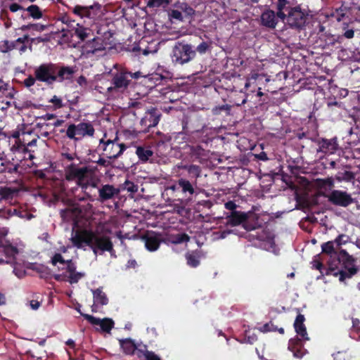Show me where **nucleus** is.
<instances>
[{"mask_svg": "<svg viewBox=\"0 0 360 360\" xmlns=\"http://www.w3.org/2000/svg\"><path fill=\"white\" fill-rule=\"evenodd\" d=\"M52 124L46 122H37L36 124V128L39 129V135L44 138H49L51 129Z\"/></svg>", "mask_w": 360, "mask_h": 360, "instance_id": "37", "label": "nucleus"}, {"mask_svg": "<svg viewBox=\"0 0 360 360\" xmlns=\"http://www.w3.org/2000/svg\"><path fill=\"white\" fill-rule=\"evenodd\" d=\"M76 24H77V23L75 22V20L70 21L68 23V25H66L65 28H64V27L62 28V30H61V32L63 33L62 37H65L70 36V31L68 30H72V29H74L75 27H77Z\"/></svg>", "mask_w": 360, "mask_h": 360, "instance_id": "47", "label": "nucleus"}, {"mask_svg": "<svg viewBox=\"0 0 360 360\" xmlns=\"http://www.w3.org/2000/svg\"><path fill=\"white\" fill-rule=\"evenodd\" d=\"M13 43H10L8 40L2 41L0 44V51L2 53H8L13 50Z\"/></svg>", "mask_w": 360, "mask_h": 360, "instance_id": "49", "label": "nucleus"}, {"mask_svg": "<svg viewBox=\"0 0 360 360\" xmlns=\"http://www.w3.org/2000/svg\"><path fill=\"white\" fill-rule=\"evenodd\" d=\"M161 113L155 108H151L147 110L144 117L140 121V132H149L150 129L155 127L160 122Z\"/></svg>", "mask_w": 360, "mask_h": 360, "instance_id": "12", "label": "nucleus"}, {"mask_svg": "<svg viewBox=\"0 0 360 360\" xmlns=\"http://www.w3.org/2000/svg\"><path fill=\"white\" fill-rule=\"evenodd\" d=\"M94 305H106L108 303V298L103 291L102 288L92 290Z\"/></svg>", "mask_w": 360, "mask_h": 360, "instance_id": "33", "label": "nucleus"}, {"mask_svg": "<svg viewBox=\"0 0 360 360\" xmlns=\"http://www.w3.org/2000/svg\"><path fill=\"white\" fill-rule=\"evenodd\" d=\"M259 331L265 333L269 332H278L280 334H284V328L281 327L278 328L271 321L269 323L264 324L259 328Z\"/></svg>", "mask_w": 360, "mask_h": 360, "instance_id": "38", "label": "nucleus"}, {"mask_svg": "<svg viewBox=\"0 0 360 360\" xmlns=\"http://www.w3.org/2000/svg\"><path fill=\"white\" fill-rule=\"evenodd\" d=\"M224 207L226 210H230L231 212H238L236 210L238 207V205L233 200H229L224 204Z\"/></svg>", "mask_w": 360, "mask_h": 360, "instance_id": "60", "label": "nucleus"}, {"mask_svg": "<svg viewBox=\"0 0 360 360\" xmlns=\"http://www.w3.org/2000/svg\"><path fill=\"white\" fill-rule=\"evenodd\" d=\"M95 133V129L93 124L90 122H82L77 124H70L67 130L66 136L70 139L78 140L76 135L84 137L86 136H93Z\"/></svg>", "mask_w": 360, "mask_h": 360, "instance_id": "8", "label": "nucleus"}, {"mask_svg": "<svg viewBox=\"0 0 360 360\" xmlns=\"http://www.w3.org/2000/svg\"><path fill=\"white\" fill-rule=\"evenodd\" d=\"M61 157L63 160H67L70 162L75 160V158L77 157V154L75 153H62Z\"/></svg>", "mask_w": 360, "mask_h": 360, "instance_id": "62", "label": "nucleus"}, {"mask_svg": "<svg viewBox=\"0 0 360 360\" xmlns=\"http://www.w3.org/2000/svg\"><path fill=\"white\" fill-rule=\"evenodd\" d=\"M65 264L67 265L66 269L70 274L76 272V265L71 259L67 260Z\"/></svg>", "mask_w": 360, "mask_h": 360, "instance_id": "59", "label": "nucleus"}, {"mask_svg": "<svg viewBox=\"0 0 360 360\" xmlns=\"http://www.w3.org/2000/svg\"><path fill=\"white\" fill-rule=\"evenodd\" d=\"M141 239L145 243L146 248L150 252L156 251L162 242L161 235L155 231H147Z\"/></svg>", "mask_w": 360, "mask_h": 360, "instance_id": "17", "label": "nucleus"}, {"mask_svg": "<svg viewBox=\"0 0 360 360\" xmlns=\"http://www.w3.org/2000/svg\"><path fill=\"white\" fill-rule=\"evenodd\" d=\"M179 193L186 198V200H191L194 195H197V182L190 181L188 179L181 177L179 179Z\"/></svg>", "mask_w": 360, "mask_h": 360, "instance_id": "15", "label": "nucleus"}, {"mask_svg": "<svg viewBox=\"0 0 360 360\" xmlns=\"http://www.w3.org/2000/svg\"><path fill=\"white\" fill-rule=\"evenodd\" d=\"M319 185L321 188H323L326 186L331 188L334 186V181L332 178L319 179Z\"/></svg>", "mask_w": 360, "mask_h": 360, "instance_id": "54", "label": "nucleus"}, {"mask_svg": "<svg viewBox=\"0 0 360 360\" xmlns=\"http://www.w3.org/2000/svg\"><path fill=\"white\" fill-rule=\"evenodd\" d=\"M345 10L346 8L342 7H340V8L335 10L333 16L336 18L338 21H340L344 18V17L345 16Z\"/></svg>", "mask_w": 360, "mask_h": 360, "instance_id": "57", "label": "nucleus"}, {"mask_svg": "<svg viewBox=\"0 0 360 360\" xmlns=\"http://www.w3.org/2000/svg\"><path fill=\"white\" fill-rule=\"evenodd\" d=\"M19 165H13L12 163L8 162L6 167L2 169L1 172H6L9 174L16 173L18 172Z\"/></svg>", "mask_w": 360, "mask_h": 360, "instance_id": "55", "label": "nucleus"}, {"mask_svg": "<svg viewBox=\"0 0 360 360\" xmlns=\"http://www.w3.org/2000/svg\"><path fill=\"white\" fill-rule=\"evenodd\" d=\"M75 72V67L50 62L42 63L37 67L34 70V76L37 81L44 82L47 85H52L55 82L72 79Z\"/></svg>", "mask_w": 360, "mask_h": 360, "instance_id": "2", "label": "nucleus"}, {"mask_svg": "<svg viewBox=\"0 0 360 360\" xmlns=\"http://www.w3.org/2000/svg\"><path fill=\"white\" fill-rule=\"evenodd\" d=\"M14 190L9 187L0 188V196L4 199H10L13 198Z\"/></svg>", "mask_w": 360, "mask_h": 360, "instance_id": "45", "label": "nucleus"}, {"mask_svg": "<svg viewBox=\"0 0 360 360\" xmlns=\"http://www.w3.org/2000/svg\"><path fill=\"white\" fill-rule=\"evenodd\" d=\"M196 56L194 46L191 44L178 41L172 49V58L176 64L184 65L193 60Z\"/></svg>", "mask_w": 360, "mask_h": 360, "instance_id": "5", "label": "nucleus"}, {"mask_svg": "<svg viewBox=\"0 0 360 360\" xmlns=\"http://www.w3.org/2000/svg\"><path fill=\"white\" fill-rule=\"evenodd\" d=\"M169 15L172 19H174L179 21H183V15L180 10L173 9L169 12Z\"/></svg>", "mask_w": 360, "mask_h": 360, "instance_id": "51", "label": "nucleus"}, {"mask_svg": "<svg viewBox=\"0 0 360 360\" xmlns=\"http://www.w3.org/2000/svg\"><path fill=\"white\" fill-rule=\"evenodd\" d=\"M334 360H351L352 354L348 350L338 351L333 354Z\"/></svg>", "mask_w": 360, "mask_h": 360, "instance_id": "41", "label": "nucleus"}, {"mask_svg": "<svg viewBox=\"0 0 360 360\" xmlns=\"http://www.w3.org/2000/svg\"><path fill=\"white\" fill-rule=\"evenodd\" d=\"M278 18L276 12L270 9L269 6L266 5L260 15L261 25L269 29H274L278 24Z\"/></svg>", "mask_w": 360, "mask_h": 360, "instance_id": "19", "label": "nucleus"}, {"mask_svg": "<svg viewBox=\"0 0 360 360\" xmlns=\"http://www.w3.org/2000/svg\"><path fill=\"white\" fill-rule=\"evenodd\" d=\"M319 150L318 151L325 154H333L336 152L338 148V144L336 139H321L319 141Z\"/></svg>", "mask_w": 360, "mask_h": 360, "instance_id": "23", "label": "nucleus"}, {"mask_svg": "<svg viewBox=\"0 0 360 360\" xmlns=\"http://www.w3.org/2000/svg\"><path fill=\"white\" fill-rule=\"evenodd\" d=\"M275 8L277 17L284 22L286 18L285 11H289L292 8L291 3L288 0H277L275 4Z\"/></svg>", "mask_w": 360, "mask_h": 360, "instance_id": "27", "label": "nucleus"}, {"mask_svg": "<svg viewBox=\"0 0 360 360\" xmlns=\"http://www.w3.org/2000/svg\"><path fill=\"white\" fill-rule=\"evenodd\" d=\"M39 135H36L32 131L22 132V137L19 140H15V143L27 145V146H37V141Z\"/></svg>", "mask_w": 360, "mask_h": 360, "instance_id": "28", "label": "nucleus"}, {"mask_svg": "<svg viewBox=\"0 0 360 360\" xmlns=\"http://www.w3.org/2000/svg\"><path fill=\"white\" fill-rule=\"evenodd\" d=\"M146 360H161V359L157 354H155L153 352L150 351V352H146Z\"/></svg>", "mask_w": 360, "mask_h": 360, "instance_id": "64", "label": "nucleus"}, {"mask_svg": "<svg viewBox=\"0 0 360 360\" xmlns=\"http://www.w3.org/2000/svg\"><path fill=\"white\" fill-rule=\"evenodd\" d=\"M101 143H103L105 145L103 150L105 152V154L109 159L117 158L127 148L125 144L116 143L115 140H108L105 142L103 139H101Z\"/></svg>", "mask_w": 360, "mask_h": 360, "instance_id": "14", "label": "nucleus"}, {"mask_svg": "<svg viewBox=\"0 0 360 360\" xmlns=\"http://www.w3.org/2000/svg\"><path fill=\"white\" fill-rule=\"evenodd\" d=\"M119 343L121 349L125 354H135V351L137 349V345L134 340L131 338L120 339L119 340Z\"/></svg>", "mask_w": 360, "mask_h": 360, "instance_id": "32", "label": "nucleus"}, {"mask_svg": "<svg viewBox=\"0 0 360 360\" xmlns=\"http://www.w3.org/2000/svg\"><path fill=\"white\" fill-rule=\"evenodd\" d=\"M72 243L78 248L85 244L89 246L95 255L98 251L101 252L113 251V243L108 236L94 232L91 230H83L77 232L72 238Z\"/></svg>", "mask_w": 360, "mask_h": 360, "instance_id": "3", "label": "nucleus"}, {"mask_svg": "<svg viewBox=\"0 0 360 360\" xmlns=\"http://www.w3.org/2000/svg\"><path fill=\"white\" fill-rule=\"evenodd\" d=\"M189 240H190L189 236L185 233H178L174 236L173 243L175 244H179V243L188 242Z\"/></svg>", "mask_w": 360, "mask_h": 360, "instance_id": "46", "label": "nucleus"}, {"mask_svg": "<svg viewBox=\"0 0 360 360\" xmlns=\"http://www.w3.org/2000/svg\"><path fill=\"white\" fill-rule=\"evenodd\" d=\"M14 147L18 153L23 154V158L32 160L35 158L34 152L37 147L27 146V145L15 143Z\"/></svg>", "mask_w": 360, "mask_h": 360, "instance_id": "29", "label": "nucleus"}, {"mask_svg": "<svg viewBox=\"0 0 360 360\" xmlns=\"http://www.w3.org/2000/svg\"><path fill=\"white\" fill-rule=\"evenodd\" d=\"M50 101L54 105L56 108H60L63 105L61 98L57 96H53Z\"/></svg>", "mask_w": 360, "mask_h": 360, "instance_id": "61", "label": "nucleus"}, {"mask_svg": "<svg viewBox=\"0 0 360 360\" xmlns=\"http://www.w3.org/2000/svg\"><path fill=\"white\" fill-rule=\"evenodd\" d=\"M25 11L29 13L30 16L34 19H40L42 18V12L37 5L32 4L28 6Z\"/></svg>", "mask_w": 360, "mask_h": 360, "instance_id": "39", "label": "nucleus"}, {"mask_svg": "<svg viewBox=\"0 0 360 360\" xmlns=\"http://www.w3.org/2000/svg\"><path fill=\"white\" fill-rule=\"evenodd\" d=\"M334 241H328L321 245L322 252L328 255L336 254L334 248Z\"/></svg>", "mask_w": 360, "mask_h": 360, "instance_id": "43", "label": "nucleus"}, {"mask_svg": "<svg viewBox=\"0 0 360 360\" xmlns=\"http://www.w3.org/2000/svg\"><path fill=\"white\" fill-rule=\"evenodd\" d=\"M338 258L344 269L339 271L340 281L352 278L359 271V268L355 265L356 259L345 250H341L339 252Z\"/></svg>", "mask_w": 360, "mask_h": 360, "instance_id": "6", "label": "nucleus"}, {"mask_svg": "<svg viewBox=\"0 0 360 360\" xmlns=\"http://www.w3.org/2000/svg\"><path fill=\"white\" fill-rule=\"evenodd\" d=\"M349 236L345 234H340L334 240L338 246L345 245L348 243Z\"/></svg>", "mask_w": 360, "mask_h": 360, "instance_id": "50", "label": "nucleus"}, {"mask_svg": "<svg viewBox=\"0 0 360 360\" xmlns=\"http://www.w3.org/2000/svg\"><path fill=\"white\" fill-rule=\"evenodd\" d=\"M178 167L187 172L190 181H195L197 182L198 179L201 176L202 168L199 165L181 163Z\"/></svg>", "mask_w": 360, "mask_h": 360, "instance_id": "24", "label": "nucleus"}, {"mask_svg": "<svg viewBox=\"0 0 360 360\" xmlns=\"http://www.w3.org/2000/svg\"><path fill=\"white\" fill-rule=\"evenodd\" d=\"M202 253L200 250H195L193 251L188 252L185 255L187 264L192 267L196 268L200 265V258L202 257Z\"/></svg>", "mask_w": 360, "mask_h": 360, "instance_id": "30", "label": "nucleus"}, {"mask_svg": "<svg viewBox=\"0 0 360 360\" xmlns=\"http://www.w3.org/2000/svg\"><path fill=\"white\" fill-rule=\"evenodd\" d=\"M355 177L354 174L350 171L339 172L336 175V179L338 181H351Z\"/></svg>", "mask_w": 360, "mask_h": 360, "instance_id": "40", "label": "nucleus"}, {"mask_svg": "<svg viewBox=\"0 0 360 360\" xmlns=\"http://www.w3.org/2000/svg\"><path fill=\"white\" fill-rule=\"evenodd\" d=\"M150 351L147 350V345H143L141 347L139 348L137 347V349L135 351V354L138 356V358L144 357L145 360L146 359V352H150Z\"/></svg>", "mask_w": 360, "mask_h": 360, "instance_id": "53", "label": "nucleus"}, {"mask_svg": "<svg viewBox=\"0 0 360 360\" xmlns=\"http://www.w3.org/2000/svg\"><path fill=\"white\" fill-rule=\"evenodd\" d=\"M124 185V189L130 193H136L138 191V186L134 184L132 181L126 180Z\"/></svg>", "mask_w": 360, "mask_h": 360, "instance_id": "52", "label": "nucleus"}, {"mask_svg": "<svg viewBox=\"0 0 360 360\" xmlns=\"http://www.w3.org/2000/svg\"><path fill=\"white\" fill-rule=\"evenodd\" d=\"M104 49L102 40L98 37H94L87 41L82 46L83 52L87 55L94 54L98 51L104 50Z\"/></svg>", "mask_w": 360, "mask_h": 360, "instance_id": "22", "label": "nucleus"}, {"mask_svg": "<svg viewBox=\"0 0 360 360\" xmlns=\"http://www.w3.org/2000/svg\"><path fill=\"white\" fill-rule=\"evenodd\" d=\"M84 276V274L79 272H75L69 276V282L70 283H76Z\"/></svg>", "mask_w": 360, "mask_h": 360, "instance_id": "58", "label": "nucleus"}, {"mask_svg": "<svg viewBox=\"0 0 360 360\" xmlns=\"http://www.w3.org/2000/svg\"><path fill=\"white\" fill-rule=\"evenodd\" d=\"M6 213L7 216H18L21 218L28 215L25 210H21L17 208H8L6 210Z\"/></svg>", "mask_w": 360, "mask_h": 360, "instance_id": "44", "label": "nucleus"}, {"mask_svg": "<svg viewBox=\"0 0 360 360\" xmlns=\"http://www.w3.org/2000/svg\"><path fill=\"white\" fill-rule=\"evenodd\" d=\"M96 166L70 163L64 167L65 179L68 182H75L81 188L82 196L75 197L79 201L96 200L101 179L97 174Z\"/></svg>", "mask_w": 360, "mask_h": 360, "instance_id": "1", "label": "nucleus"}, {"mask_svg": "<svg viewBox=\"0 0 360 360\" xmlns=\"http://www.w3.org/2000/svg\"><path fill=\"white\" fill-rule=\"evenodd\" d=\"M250 214L242 211L230 212L226 214V225L236 226L242 225L246 231L255 230L257 228V221L250 222L249 219Z\"/></svg>", "mask_w": 360, "mask_h": 360, "instance_id": "7", "label": "nucleus"}, {"mask_svg": "<svg viewBox=\"0 0 360 360\" xmlns=\"http://www.w3.org/2000/svg\"><path fill=\"white\" fill-rule=\"evenodd\" d=\"M64 203L67 207L60 210V216L63 221H69L82 215V210L79 203L72 199H67Z\"/></svg>", "mask_w": 360, "mask_h": 360, "instance_id": "13", "label": "nucleus"}, {"mask_svg": "<svg viewBox=\"0 0 360 360\" xmlns=\"http://www.w3.org/2000/svg\"><path fill=\"white\" fill-rule=\"evenodd\" d=\"M77 27L74 29L69 30L70 31V37H73L75 35L81 41L86 40L90 33V30L87 29L79 24H76Z\"/></svg>", "mask_w": 360, "mask_h": 360, "instance_id": "35", "label": "nucleus"}, {"mask_svg": "<svg viewBox=\"0 0 360 360\" xmlns=\"http://www.w3.org/2000/svg\"><path fill=\"white\" fill-rule=\"evenodd\" d=\"M72 12L82 18H88L94 20L101 18L103 14L102 6L98 3H95L89 6L77 5L73 8Z\"/></svg>", "mask_w": 360, "mask_h": 360, "instance_id": "10", "label": "nucleus"}, {"mask_svg": "<svg viewBox=\"0 0 360 360\" xmlns=\"http://www.w3.org/2000/svg\"><path fill=\"white\" fill-rule=\"evenodd\" d=\"M96 200L104 202L113 199L120 194V189L110 184H104L99 186Z\"/></svg>", "mask_w": 360, "mask_h": 360, "instance_id": "20", "label": "nucleus"}, {"mask_svg": "<svg viewBox=\"0 0 360 360\" xmlns=\"http://www.w3.org/2000/svg\"><path fill=\"white\" fill-rule=\"evenodd\" d=\"M67 260H65L60 253H56L51 258V263L53 265H56L57 263L65 264Z\"/></svg>", "mask_w": 360, "mask_h": 360, "instance_id": "56", "label": "nucleus"}, {"mask_svg": "<svg viewBox=\"0 0 360 360\" xmlns=\"http://www.w3.org/2000/svg\"><path fill=\"white\" fill-rule=\"evenodd\" d=\"M158 44L155 41H151L146 44L145 40H141L138 46L133 48V51H142L144 56H148L149 53H155L158 51Z\"/></svg>", "mask_w": 360, "mask_h": 360, "instance_id": "26", "label": "nucleus"}, {"mask_svg": "<svg viewBox=\"0 0 360 360\" xmlns=\"http://www.w3.org/2000/svg\"><path fill=\"white\" fill-rule=\"evenodd\" d=\"M188 158L190 162H198L204 163L209 158L208 151L205 150L200 145L188 146Z\"/></svg>", "mask_w": 360, "mask_h": 360, "instance_id": "16", "label": "nucleus"}, {"mask_svg": "<svg viewBox=\"0 0 360 360\" xmlns=\"http://www.w3.org/2000/svg\"><path fill=\"white\" fill-rule=\"evenodd\" d=\"M80 314L91 324L100 326L101 330L103 332L110 333L114 327L115 323L112 319L110 318H104L101 319L87 314L80 313Z\"/></svg>", "mask_w": 360, "mask_h": 360, "instance_id": "18", "label": "nucleus"}, {"mask_svg": "<svg viewBox=\"0 0 360 360\" xmlns=\"http://www.w3.org/2000/svg\"><path fill=\"white\" fill-rule=\"evenodd\" d=\"M174 7L180 10L181 12H184L186 17L193 18L195 13V11L184 1H176L174 4Z\"/></svg>", "mask_w": 360, "mask_h": 360, "instance_id": "36", "label": "nucleus"}, {"mask_svg": "<svg viewBox=\"0 0 360 360\" xmlns=\"http://www.w3.org/2000/svg\"><path fill=\"white\" fill-rule=\"evenodd\" d=\"M36 80L37 79H36L35 76L34 77L32 75H30L27 78H26L24 80V84L27 87H30L34 84Z\"/></svg>", "mask_w": 360, "mask_h": 360, "instance_id": "63", "label": "nucleus"}, {"mask_svg": "<svg viewBox=\"0 0 360 360\" xmlns=\"http://www.w3.org/2000/svg\"><path fill=\"white\" fill-rule=\"evenodd\" d=\"M136 154L141 162H146L153 155V151L150 147L139 146L136 148Z\"/></svg>", "mask_w": 360, "mask_h": 360, "instance_id": "34", "label": "nucleus"}, {"mask_svg": "<svg viewBox=\"0 0 360 360\" xmlns=\"http://www.w3.org/2000/svg\"><path fill=\"white\" fill-rule=\"evenodd\" d=\"M304 316L303 314H299L295 320L294 328L297 334L300 335L303 340L306 341L309 340V338L308 337L307 328L304 324Z\"/></svg>", "mask_w": 360, "mask_h": 360, "instance_id": "25", "label": "nucleus"}, {"mask_svg": "<svg viewBox=\"0 0 360 360\" xmlns=\"http://www.w3.org/2000/svg\"><path fill=\"white\" fill-rule=\"evenodd\" d=\"M141 72H131L126 68H121L117 72L112 73L110 80L111 86L108 88V92L123 93L129 87L132 79H139L141 77Z\"/></svg>", "mask_w": 360, "mask_h": 360, "instance_id": "4", "label": "nucleus"}, {"mask_svg": "<svg viewBox=\"0 0 360 360\" xmlns=\"http://www.w3.org/2000/svg\"><path fill=\"white\" fill-rule=\"evenodd\" d=\"M307 16L300 6L291 8L286 15V22L292 28L301 29L306 22Z\"/></svg>", "mask_w": 360, "mask_h": 360, "instance_id": "11", "label": "nucleus"}, {"mask_svg": "<svg viewBox=\"0 0 360 360\" xmlns=\"http://www.w3.org/2000/svg\"><path fill=\"white\" fill-rule=\"evenodd\" d=\"M171 0H148L147 6L149 8L165 7L169 4Z\"/></svg>", "mask_w": 360, "mask_h": 360, "instance_id": "42", "label": "nucleus"}, {"mask_svg": "<svg viewBox=\"0 0 360 360\" xmlns=\"http://www.w3.org/2000/svg\"><path fill=\"white\" fill-rule=\"evenodd\" d=\"M288 348L296 358L301 359L307 353V349L304 347L302 340L298 338H291L288 342Z\"/></svg>", "mask_w": 360, "mask_h": 360, "instance_id": "21", "label": "nucleus"}, {"mask_svg": "<svg viewBox=\"0 0 360 360\" xmlns=\"http://www.w3.org/2000/svg\"><path fill=\"white\" fill-rule=\"evenodd\" d=\"M211 43L207 41H202L195 49V53L198 52L200 54L205 53L210 48Z\"/></svg>", "mask_w": 360, "mask_h": 360, "instance_id": "48", "label": "nucleus"}, {"mask_svg": "<svg viewBox=\"0 0 360 360\" xmlns=\"http://www.w3.org/2000/svg\"><path fill=\"white\" fill-rule=\"evenodd\" d=\"M1 252L4 255V262L13 264L15 263V256L18 253L17 248L13 246H1Z\"/></svg>", "mask_w": 360, "mask_h": 360, "instance_id": "31", "label": "nucleus"}, {"mask_svg": "<svg viewBox=\"0 0 360 360\" xmlns=\"http://www.w3.org/2000/svg\"><path fill=\"white\" fill-rule=\"evenodd\" d=\"M320 195L335 206L347 207L354 202L351 194L342 190H333L329 193H321Z\"/></svg>", "mask_w": 360, "mask_h": 360, "instance_id": "9", "label": "nucleus"}]
</instances>
